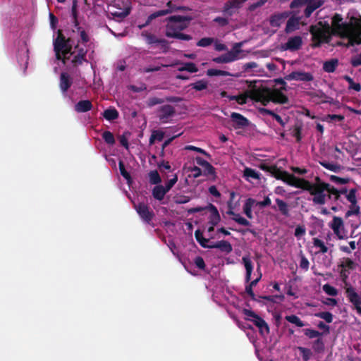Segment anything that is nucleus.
I'll return each mask as SVG.
<instances>
[{
	"label": "nucleus",
	"mask_w": 361,
	"mask_h": 361,
	"mask_svg": "<svg viewBox=\"0 0 361 361\" xmlns=\"http://www.w3.org/2000/svg\"><path fill=\"white\" fill-rule=\"evenodd\" d=\"M309 32L312 35V47L329 43L332 35L348 39L346 47L361 44V18L352 16L348 22H343L341 14L335 13L331 18V25L326 21H319L311 25Z\"/></svg>",
	"instance_id": "nucleus-1"
},
{
	"label": "nucleus",
	"mask_w": 361,
	"mask_h": 361,
	"mask_svg": "<svg viewBox=\"0 0 361 361\" xmlns=\"http://www.w3.org/2000/svg\"><path fill=\"white\" fill-rule=\"evenodd\" d=\"M276 85H280L279 89L262 87L253 89L250 91V99L255 102H260L262 105L267 106L269 102L274 104H285L288 102V97L282 92L287 90V84L282 78L274 80Z\"/></svg>",
	"instance_id": "nucleus-2"
},
{
	"label": "nucleus",
	"mask_w": 361,
	"mask_h": 361,
	"mask_svg": "<svg viewBox=\"0 0 361 361\" xmlns=\"http://www.w3.org/2000/svg\"><path fill=\"white\" fill-rule=\"evenodd\" d=\"M192 18L188 16L175 15L166 18L167 24L165 28V35L167 37L174 38L185 41H190L192 36L182 33L190 25Z\"/></svg>",
	"instance_id": "nucleus-3"
},
{
	"label": "nucleus",
	"mask_w": 361,
	"mask_h": 361,
	"mask_svg": "<svg viewBox=\"0 0 361 361\" xmlns=\"http://www.w3.org/2000/svg\"><path fill=\"white\" fill-rule=\"evenodd\" d=\"M71 41V38H66L64 36L61 30H58L57 36L53 42L54 51L56 59L61 61L64 65L71 59V56L75 54V51H73Z\"/></svg>",
	"instance_id": "nucleus-4"
},
{
	"label": "nucleus",
	"mask_w": 361,
	"mask_h": 361,
	"mask_svg": "<svg viewBox=\"0 0 361 361\" xmlns=\"http://www.w3.org/2000/svg\"><path fill=\"white\" fill-rule=\"evenodd\" d=\"M312 188L314 190H311L310 195H313L312 200L314 204L323 205L326 203L325 191L329 192V199H333L335 202L340 199L338 189L331 186L329 183L312 185Z\"/></svg>",
	"instance_id": "nucleus-5"
},
{
	"label": "nucleus",
	"mask_w": 361,
	"mask_h": 361,
	"mask_svg": "<svg viewBox=\"0 0 361 361\" xmlns=\"http://www.w3.org/2000/svg\"><path fill=\"white\" fill-rule=\"evenodd\" d=\"M357 264L349 257H343L338 267L341 269L339 271L340 277L342 281L345 283V286L350 285L348 282L349 275L350 271L355 269Z\"/></svg>",
	"instance_id": "nucleus-6"
},
{
	"label": "nucleus",
	"mask_w": 361,
	"mask_h": 361,
	"mask_svg": "<svg viewBox=\"0 0 361 361\" xmlns=\"http://www.w3.org/2000/svg\"><path fill=\"white\" fill-rule=\"evenodd\" d=\"M243 313L245 316L248 317L245 318L246 320L252 322L253 324L259 329L260 334H263L264 331H265L267 334H269L270 329L268 324L254 311L248 309H243Z\"/></svg>",
	"instance_id": "nucleus-7"
},
{
	"label": "nucleus",
	"mask_w": 361,
	"mask_h": 361,
	"mask_svg": "<svg viewBox=\"0 0 361 361\" xmlns=\"http://www.w3.org/2000/svg\"><path fill=\"white\" fill-rule=\"evenodd\" d=\"M282 181L288 185L308 191L310 193L311 190H314L312 185H311V182L304 178H298L293 174L289 173L288 172L285 173V176Z\"/></svg>",
	"instance_id": "nucleus-8"
},
{
	"label": "nucleus",
	"mask_w": 361,
	"mask_h": 361,
	"mask_svg": "<svg viewBox=\"0 0 361 361\" xmlns=\"http://www.w3.org/2000/svg\"><path fill=\"white\" fill-rule=\"evenodd\" d=\"M345 295L349 302L352 304L357 313L361 315V295L351 285L345 286Z\"/></svg>",
	"instance_id": "nucleus-9"
},
{
	"label": "nucleus",
	"mask_w": 361,
	"mask_h": 361,
	"mask_svg": "<svg viewBox=\"0 0 361 361\" xmlns=\"http://www.w3.org/2000/svg\"><path fill=\"white\" fill-rule=\"evenodd\" d=\"M157 115L161 123H168L176 115L175 107L170 104L162 105L158 108Z\"/></svg>",
	"instance_id": "nucleus-10"
},
{
	"label": "nucleus",
	"mask_w": 361,
	"mask_h": 361,
	"mask_svg": "<svg viewBox=\"0 0 361 361\" xmlns=\"http://www.w3.org/2000/svg\"><path fill=\"white\" fill-rule=\"evenodd\" d=\"M240 47L241 43L235 44L231 51H229L220 56L214 58L213 61L217 63H226L237 60L238 59V54L241 52V50L240 49Z\"/></svg>",
	"instance_id": "nucleus-11"
},
{
	"label": "nucleus",
	"mask_w": 361,
	"mask_h": 361,
	"mask_svg": "<svg viewBox=\"0 0 361 361\" xmlns=\"http://www.w3.org/2000/svg\"><path fill=\"white\" fill-rule=\"evenodd\" d=\"M134 207L144 222L148 224L152 223V221L154 217V213L152 209H150L147 204L145 202H139L137 204H134Z\"/></svg>",
	"instance_id": "nucleus-12"
},
{
	"label": "nucleus",
	"mask_w": 361,
	"mask_h": 361,
	"mask_svg": "<svg viewBox=\"0 0 361 361\" xmlns=\"http://www.w3.org/2000/svg\"><path fill=\"white\" fill-rule=\"evenodd\" d=\"M242 262L246 271L245 276V283H249L250 284H251V286H253L254 287L256 286L262 279V274L259 273V276L256 279L251 281V275L253 271V263L250 257L248 255L243 256L242 258Z\"/></svg>",
	"instance_id": "nucleus-13"
},
{
	"label": "nucleus",
	"mask_w": 361,
	"mask_h": 361,
	"mask_svg": "<svg viewBox=\"0 0 361 361\" xmlns=\"http://www.w3.org/2000/svg\"><path fill=\"white\" fill-rule=\"evenodd\" d=\"M166 7H167L166 9L159 10V11H155L153 13L150 14L148 16L146 23L142 25H139V27L140 29H142L144 27H145L147 25H148L152 20H154L158 17L164 16L165 15L171 13L175 11L181 9L180 7H176V6H174L171 1H169V2H167Z\"/></svg>",
	"instance_id": "nucleus-14"
},
{
	"label": "nucleus",
	"mask_w": 361,
	"mask_h": 361,
	"mask_svg": "<svg viewBox=\"0 0 361 361\" xmlns=\"http://www.w3.org/2000/svg\"><path fill=\"white\" fill-rule=\"evenodd\" d=\"M75 53L73 59L71 60V63L73 68H78L79 66L82 65L84 62H87L86 56L87 50L79 46V42L74 47Z\"/></svg>",
	"instance_id": "nucleus-15"
},
{
	"label": "nucleus",
	"mask_w": 361,
	"mask_h": 361,
	"mask_svg": "<svg viewBox=\"0 0 361 361\" xmlns=\"http://www.w3.org/2000/svg\"><path fill=\"white\" fill-rule=\"evenodd\" d=\"M231 119L234 129H244L250 126V121L243 115L237 112H232Z\"/></svg>",
	"instance_id": "nucleus-16"
},
{
	"label": "nucleus",
	"mask_w": 361,
	"mask_h": 361,
	"mask_svg": "<svg viewBox=\"0 0 361 361\" xmlns=\"http://www.w3.org/2000/svg\"><path fill=\"white\" fill-rule=\"evenodd\" d=\"M329 227L333 230L334 234L338 239H344L343 231L344 230L343 221L341 217L334 216L331 222L329 223Z\"/></svg>",
	"instance_id": "nucleus-17"
},
{
	"label": "nucleus",
	"mask_w": 361,
	"mask_h": 361,
	"mask_svg": "<svg viewBox=\"0 0 361 361\" xmlns=\"http://www.w3.org/2000/svg\"><path fill=\"white\" fill-rule=\"evenodd\" d=\"M287 80H297L302 82H310L314 80L311 73L303 71H293L285 77Z\"/></svg>",
	"instance_id": "nucleus-18"
},
{
	"label": "nucleus",
	"mask_w": 361,
	"mask_h": 361,
	"mask_svg": "<svg viewBox=\"0 0 361 361\" xmlns=\"http://www.w3.org/2000/svg\"><path fill=\"white\" fill-rule=\"evenodd\" d=\"M246 0H228L224 4V12L231 16L234 11L240 8Z\"/></svg>",
	"instance_id": "nucleus-19"
},
{
	"label": "nucleus",
	"mask_w": 361,
	"mask_h": 361,
	"mask_svg": "<svg viewBox=\"0 0 361 361\" xmlns=\"http://www.w3.org/2000/svg\"><path fill=\"white\" fill-rule=\"evenodd\" d=\"M302 44V39L300 36L290 37L284 45V49L297 51L300 49Z\"/></svg>",
	"instance_id": "nucleus-20"
},
{
	"label": "nucleus",
	"mask_w": 361,
	"mask_h": 361,
	"mask_svg": "<svg viewBox=\"0 0 361 361\" xmlns=\"http://www.w3.org/2000/svg\"><path fill=\"white\" fill-rule=\"evenodd\" d=\"M206 209L210 212L208 223L212 226H216L221 221V216L216 206L209 203Z\"/></svg>",
	"instance_id": "nucleus-21"
},
{
	"label": "nucleus",
	"mask_w": 361,
	"mask_h": 361,
	"mask_svg": "<svg viewBox=\"0 0 361 361\" xmlns=\"http://www.w3.org/2000/svg\"><path fill=\"white\" fill-rule=\"evenodd\" d=\"M72 84L73 80L71 76L67 73H61L60 75L59 87L62 92H66Z\"/></svg>",
	"instance_id": "nucleus-22"
},
{
	"label": "nucleus",
	"mask_w": 361,
	"mask_h": 361,
	"mask_svg": "<svg viewBox=\"0 0 361 361\" xmlns=\"http://www.w3.org/2000/svg\"><path fill=\"white\" fill-rule=\"evenodd\" d=\"M288 17V13H274L270 16L269 24L271 27H279L281 26L282 21Z\"/></svg>",
	"instance_id": "nucleus-23"
},
{
	"label": "nucleus",
	"mask_w": 361,
	"mask_h": 361,
	"mask_svg": "<svg viewBox=\"0 0 361 361\" xmlns=\"http://www.w3.org/2000/svg\"><path fill=\"white\" fill-rule=\"evenodd\" d=\"M92 104L90 100H80L74 106L75 111L78 113H85L92 109Z\"/></svg>",
	"instance_id": "nucleus-24"
},
{
	"label": "nucleus",
	"mask_w": 361,
	"mask_h": 361,
	"mask_svg": "<svg viewBox=\"0 0 361 361\" xmlns=\"http://www.w3.org/2000/svg\"><path fill=\"white\" fill-rule=\"evenodd\" d=\"M213 248L219 249L221 252L226 254H229L233 250L231 244L228 241L224 240L216 243H212V249Z\"/></svg>",
	"instance_id": "nucleus-25"
},
{
	"label": "nucleus",
	"mask_w": 361,
	"mask_h": 361,
	"mask_svg": "<svg viewBox=\"0 0 361 361\" xmlns=\"http://www.w3.org/2000/svg\"><path fill=\"white\" fill-rule=\"evenodd\" d=\"M167 192L168 191L161 185L154 186L152 192L153 197L159 201H161Z\"/></svg>",
	"instance_id": "nucleus-26"
},
{
	"label": "nucleus",
	"mask_w": 361,
	"mask_h": 361,
	"mask_svg": "<svg viewBox=\"0 0 361 361\" xmlns=\"http://www.w3.org/2000/svg\"><path fill=\"white\" fill-rule=\"evenodd\" d=\"M338 65V60L337 59H332L326 61L323 64V70L326 73H334Z\"/></svg>",
	"instance_id": "nucleus-27"
},
{
	"label": "nucleus",
	"mask_w": 361,
	"mask_h": 361,
	"mask_svg": "<svg viewBox=\"0 0 361 361\" xmlns=\"http://www.w3.org/2000/svg\"><path fill=\"white\" fill-rule=\"evenodd\" d=\"M256 202L255 200L253 198H248L246 200L244 205H243V212L246 215V216L249 219H252V208L253 204Z\"/></svg>",
	"instance_id": "nucleus-28"
},
{
	"label": "nucleus",
	"mask_w": 361,
	"mask_h": 361,
	"mask_svg": "<svg viewBox=\"0 0 361 361\" xmlns=\"http://www.w3.org/2000/svg\"><path fill=\"white\" fill-rule=\"evenodd\" d=\"M209 85V82L207 80L202 79L197 80L195 82L190 83L188 87L191 89L195 90L196 91H202L204 90L207 89Z\"/></svg>",
	"instance_id": "nucleus-29"
},
{
	"label": "nucleus",
	"mask_w": 361,
	"mask_h": 361,
	"mask_svg": "<svg viewBox=\"0 0 361 361\" xmlns=\"http://www.w3.org/2000/svg\"><path fill=\"white\" fill-rule=\"evenodd\" d=\"M299 20L296 18H290L286 23L285 32L290 33L298 28Z\"/></svg>",
	"instance_id": "nucleus-30"
},
{
	"label": "nucleus",
	"mask_w": 361,
	"mask_h": 361,
	"mask_svg": "<svg viewBox=\"0 0 361 361\" xmlns=\"http://www.w3.org/2000/svg\"><path fill=\"white\" fill-rule=\"evenodd\" d=\"M118 111L114 107L109 108L103 112V116L107 121H114L118 118Z\"/></svg>",
	"instance_id": "nucleus-31"
},
{
	"label": "nucleus",
	"mask_w": 361,
	"mask_h": 361,
	"mask_svg": "<svg viewBox=\"0 0 361 361\" xmlns=\"http://www.w3.org/2000/svg\"><path fill=\"white\" fill-rule=\"evenodd\" d=\"M322 5V2L319 1L317 2L310 3L304 11V15L305 17L309 18L312 13L319 7Z\"/></svg>",
	"instance_id": "nucleus-32"
},
{
	"label": "nucleus",
	"mask_w": 361,
	"mask_h": 361,
	"mask_svg": "<svg viewBox=\"0 0 361 361\" xmlns=\"http://www.w3.org/2000/svg\"><path fill=\"white\" fill-rule=\"evenodd\" d=\"M276 202L281 214L285 216H288L290 214L288 204L285 201L279 198L276 199Z\"/></svg>",
	"instance_id": "nucleus-33"
},
{
	"label": "nucleus",
	"mask_w": 361,
	"mask_h": 361,
	"mask_svg": "<svg viewBox=\"0 0 361 361\" xmlns=\"http://www.w3.org/2000/svg\"><path fill=\"white\" fill-rule=\"evenodd\" d=\"M203 174L206 176H209L212 180H215L216 178V169L215 168L208 162V164L203 167Z\"/></svg>",
	"instance_id": "nucleus-34"
},
{
	"label": "nucleus",
	"mask_w": 361,
	"mask_h": 361,
	"mask_svg": "<svg viewBox=\"0 0 361 361\" xmlns=\"http://www.w3.org/2000/svg\"><path fill=\"white\" fill-rule=\"evenodd\" d=\"M321 166L324 167L325 169L331 171L335 173H338L342 169V166L339 164H333L330 162H327L326 161H319Z\"/></svg>",
	"instance_id": "nucleus-35"
},
{
	"label": "nucleus",
	"mask_w": 361,
	"mask_h": 361,
	"mask_svg": "<svg viewBox=\"0 0 361 361\" xmlns=\"http://www.w3.org/2000/svg\"><path fill=\"white\" fill-rule=\"evenodd\" d=\"M207 75L208 76H233L231 73L226 71L217 70L214 68H210L207 71Z\"/></svg>",
	"instance_id": "nucleus-36"
},
{
	"label": "nucleus",
	"mask_w": 361,
	"mask_h": 361,
	"mask_svg": "<svg viewBox=\"0 0 361 361\" xmlns=\"http://www.w3.org/2000/svg\"><path fill=\"white\" fill-rule=\"evenodd\" d=\"M343 79L348 82V89L353 90L356 92H360L361 90V85L358 82H355L353 79L349 75H344Z\"/></svg>",
	"instance_id": "nucleus-37"
},
{
	"label": "nucleus",
	"mask_w": 361,
	"mask_h": 361,
	"mask_svg": "<svg viewBox=\"0 0 361 361\" xmlns=\"http://www.w3.org/2000/svg\"><path fill=\"white\" fill-rule=\"evenodd\" d=\"M360 213V207L357 202L350 203L349 210L345 213V217H349L353 215H358Z\"/></svg>",
	"instance_id": "nucleus-38"
},
{
	"label": "nucleus",
	"mask_w": 361,
	"mask_h": 361,
	"mask_svg": "<svg viewBox=\"0 0 361 361\" xmlns=\"http://www.w3.org/2000/svg\"><path fill=\"white\" fill-rule=\"evenodd\" d=\"M285 319L290 323L295 324L298 327H302L305 326V323L295 314L286 315Z\"/></svg>",
	"instance_id": "nucleus-39"
},
{
	"label": "nucleus",
	"mask_w": 361,
	"mask_h": 361,
	"mask_svg": "<svg viewBox=\"0 0 361 361\" xmlns=\"http://www.w3.org/2000/svg\"><path fill=\"white\" fill-rule=\"evenodd\" d=\"M149 183L152 185H159L161 178L157 170L151 171L149 174Z\"/></svg>",
	"instance_id": "nucleus-40"
},
{
	"label": "nucleus",
	"mask_w": 361,
	"mask_h": 361,
	"mask_svg": "<svg viewBox=\"0 0 361 361\" xmlns=\"http://www.w3.org/2000/svg\"><path fill=\"white\" fill-rule=\"evenodd\" d=\"M179 71H188L190 73H196L198 71V68L196 65L192 62H187L183 66L178 68Z\"/></svg>",
	"instance_id": "nucleus-41"
},
{
	"label": "nucleus",
	"mask_w": 361,
	"mask_h": 361,
	"mask_svg": "<svg viewBox=\"0 0 361 361\" xmlns=\"http://www.w3.org/2000/svg\"><path fill=\"white\" fill-rule=\"evenodd\" d=\"M329 179L333 183L337 185H345L351 180V179L348 177L347 178H341L335 175H331L329 176Z\"/></svg>",
	"instance_id": "nucleus-42"
},
{
	"label": "nucleus",
	"mask_w": 361,
	"mask_h": 361,
	"mask_svg": "<svg viewBox=\"0 0 361 361\" xmlns=\"http://www.w3.org/2000/svg\"><path fill=\"white\" fill-rule=\"evenodd\" d=\"M244 176L248 180L250 178L259 180L260 178L259 174L251 168H245L244 170Z\"/></svg>",
	"instance_id": "nucleus-43"
},
{
	"label": "nucleus",
	"mask_w": 361,
	"mask_h": 361,
	"mask_svg": "<svg viewBox=\"0 0 361 361\" xmlns=\"http://www.w3.org/2000/svg\"><path fill=\"white\" fill-rule=\"evenodd\" d=\"M249 93H250V92ZM250 94H249V97L250 98ZM247 97H248V96H247V95L244 94H240L235 95V96H231V97H228V99H229V100H231V101H232V100H235V101H236L239 104L243 105V104H246V103H247Z\"/></svg>",
	"instance_id": "nucleus-44"
},
{
	"label": "nucleus",
	"mask_w": 361,
	"mask_h": 361,
	"mask_svg": "<svg viewBox=\"0 0 361 361\" xmlns=\"http://www.w3.org/2000/svg\"><path fill=\"white\" fill-rule=\"evenodd\" d=\"M324 343L322 338H317L312 343V348L316 353H322L324 350Z\"/></svg>",
	"instance_id": "nucleus-45"
},
{
	"label": "nucleus",
	"mask_w": 361,
	"mask_h": 361,
	"mask_svg": "<svg viewBox=\"0 0 361 361\" xmlns=\"http://www.w3.org/2000/svg\"><path fill=\"white\" fill-rule=\"evenodd\" d=\"M312 240L314 246L315 247H319L320 252L326 253L328 252V247L325 245L324 243L322 240L317 238H314Z\"/></svg>",
	"instance_id": "nucleus-46"
},
{
	"label": "nucleus",
	"mask_w": 361,
	"mask_h": 361,
	"mask_svg": "<svg viewBox=\"0 0 361 361\" xmlns=\"http://www.w3.org/2000/svg\"><path fill=\"white\" fill-rule=\"evenodd\" d=\"M232 219L242 226H249L251 225L250 222L244 217L241 216L240 214L235 213L232 217Z\"/></svg>",
	"instance_id": "nucleus-47"
},
{
	"label": "nucleus",
	"mask_w": 361,
	"mask_h": 361,
	"mask_svg": "<svg viewBox=\"0 0 361 361\" xmlns=\"http://www.w3.org/2000/svg\"><path fill=\"white\" fill-rule=\"evenodd\" d=\"M118 168L121 175L127 180H131V176L129 172L126 170L125 165L123 161L120 160L118 162Z\"/></svg>",
	"instance_id": "nucleus-48"
},
{
	"label": "nucleus",
	"mask_w": 361,
	"mask_h": 361,
	"mask_svg": "<svg viewBox=\"0 0 361 361\" xmlns=\"http://www.w3.org/2000/svg\"><path fill=\"white\" fill-rule=\"evenodd\" d=\"M102 136L106 144L113 145L115 143V138L111 132L106 130L102 133Z\"/></svg>",
	"instance_id": "nucleus-49"
},
{
	"label": "nucleus",
	"mask_w": 361,
	"mask_h": 361,
	"mask_svg": "<svg viewBox=\"0 0 361 361\" xmlns=\"http://www.w3.org/2000/svg\"><path fill=\"white\" fill-rule=\"evenodd\" d=\"M298 349L300 352L304 361H308L312 355V353L309 348L299 346Z\"/></svg>",
	"instance_id": "nucleus-50"
},
{
	"label": "nucleus",
	"mask_w": 361,
	"mask_h": 361,
	"mask_svg": "<svg viewBox=\"0 0 361 361\" xmlns=\"http://www.w3.org/2000/svg\"><path fill=\"white\" fill-rule=\"evenodd\" d=\"M315 316L324 319L327 323H331L333 321V314L330 312H320L316 313Z\"/></svg>",
	"instance_id": "nucleus-51"
},
{
	"label": "nucleus",
	"mask_w": 361,
	"mask_h": 361,
	"mask_svg": "<svg viewBox=\"0 0 361 361\" xmlns=\"http://www.w3.org/2000/svg\"><path fill=\"white\" fill-rule=\"evenodd\" d=\"M300 267L304 271H307L309 269L310 262L307 257L304 255L302 251L300 252Z\"/></svg>",
	"instance_id": "nucleus-52"
},
{
	"label": "nucleus",
	"mask_w": 361,
	"mask_h": 361,
	"mask_svg": "<svg viewBox=\"0 0 361 361\" xmlns=\"http://www.w3.org/2000/svg\"><path fill=\"white\" fill-rule=\"evenodd\" d=\"M214 38L212 37H203L197 42V46L201 47H207L212 44Z\"/></svg>",
	"instance_id": "nucleus-53"
},
{
	"label": "nucleus",
	"mask_w": 361,
	"mask_h": 361,
	"mask_svg": "<svg viewBox=\"0 0 361 361\" xmlns=\"http://www.w3.org/2000/svg\"><path fill=\"white\" fill-rule=\"evenodd\" d=\"M259 298L273 303L277 302V299H279L281 301H283L285 298L283 295H264L260 296Z\"/></svg>",
	"instance_id": "nucleus-54"
},
{
	"label": "nucleus",
	"mask_w": 361,
	"mask_h": 361,
	"mask_svg": "<svg viewBox=\"0 0 361 361\" xmlns=\"http://www.w3.org/2000/svg\"><path fill=\"white\" fill-rule=\"evenodd\" d=\"M323 290L330 296H336L338 294L337 289L328 283L323 286Z\"/></svg>",
	"instance_id": "nucleus-55"
},
{
	"label": "nucleus",
	"mask_w": 361,
	"mask_h": 361,
	"mask_svg": "<svg viewBox=\"0 0 361 361\" xmlns=\"http://www.w3.org/2000/svg\"><path fill=\"white\" fill-rule=\"evenodd\" d=\"M285 173L288 172L286 171H283L280 169L276 166L275 169L273 171L271 176L277 180H283L285 176Z\"/></svg>",
	"instance_id": "nucleus-56"
},
{
	"label": "nucleus",
	"mask_w": 361,
	"mask_h": 361,
	"mask_svg": "<svg viewBox=\"0 0 361 361\" xmlns=\"http://www.w3.org/2000/svg\"><path fill=\"white\" fill-rule=\"evenodd\" d=\"M165 102L164 99L158 98L156 97H150L147 101V104L149 107H152L157 104H161Z\"/></svg>",
	"instance_id": "nucleus-57"
},
{
	"label": "nucleus",
	"mask_w": 361,
	"mask_h": 361,
	"mask_svg": "<svg viewBox=\"0 0 361 361\" xmlns=\"http://www.w3.org/2000/svg\"><path fill=\"white\" fill-rule=\"evenodd\" d=\"M304 334L309 338H317L322 335L319 331L312 329H304Z\"/></svg>",
	"instance_id": "nucleus-58"
},
{
	"label": "nucleus",
	"mask_w": 361,
	"mask_h": 361,
	"mask_svg": "<svg viewBox=\"0 0 361 361\" xmlns=\"http://www.w3.org/2000/svg\"><path fill=\"white\" fill-rule=\"evenodd\" d=\"M142 35L145 37L147 42L149 44H157V42H158L159 38H157L153 34H151V33H149L147 32H143L142 33Z\"/></svg>",
	"instance_id": "nucleus-59"
},
{
	"label": "nucleus",
	"mask_w": 361,
	"mask_h": 361,
	"mask_svg": "<svg viewBox=\"0 0 361 361\" xmlns=\"http://www.w3.org/2000/svg\"><path fill=\"white\" fill-rule=\"evenodd\" d=\"M357 190L355 188H352L349 190L348 193L345 195L346 199L350 203L357 202V197H356Z\"/></svg>",
	"instance_id": "nucleus-60"
},
{
	"label": "nucleus",
	"mask_w": 361,
	"mask_h": 361,
	"mask_svg": "<svg viewBox=\"0 0 361 361\" xmlns=\"http://www.w3.org/2000/svg\"><path fill=\"white\" fill-rule=\"evenodd\" d=\"M185 149L195 151V152L201 153V154H204V156L207 157L208 158H210V157H211L210 154L209 153H207L204 149L197 147H195V146H193V145H187L185 147Z\"/></svg>",
	"instance_id": "nucleus-61"
},
{
	"label": "nucleus",
	"mask_w": 361,
	"mask_h": 361,
	"mask_svg": "<svg viewBox=\"0 0 361 361\" xmlns=\"http://www.w3.org/2000/svg\"><path fill=\"white\" fill-rule=\"evenodd\" d=\"M269 0H258L257 2L255 3H253V4H251L249 6H248V10L250 11H255L257 8H259L262 6H264Z\"/></svg>",
	"instance_id": "nucleus-62"
},
{
	"label": "nucleus",
	"mask_w": 361,
	"mask_h": 361,
	"mask_svg": "<svg viewBox=\"0 0 361 361\" xmlns=\"http://www.w3.org/2000/svg\"><path fill=\"white\" fill-rule=\"evenodd\" d=\"M302 128L300 126H295L293 131V136L296 138V141L300 142L302 140Z\"/></svg>",
	"instance_id": "nucleus-63"
},
{
	"label": "nucleus",
	"mask_w": 361,
	"mask_h": 361,
	"mask_svg": "<svg viewBox=\"0 0 361 361\" xmlns=\"http://www.w3.org/2000/svg\"><path fill=\"white\" fill-rule=\"evenodd\" d=\"M194 263L195 266L201 270H204L206 267L204 259L200 256H197L195 258Z\"/></svg>",
	"instance_id": "nucleus-64"
}]
</instances>
